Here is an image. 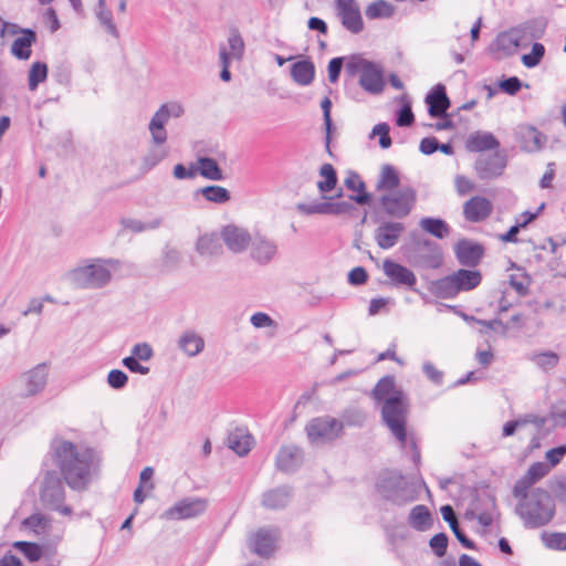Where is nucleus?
<instances>
[{"label":"nucleus","mask_w":566,"mask_h":566,"mask_svg":"<svg viewBox=\"0 0 566 566\" xmlns=\"http://www.w3.org/2000/svg\"><path fill=\"white\" fill-rule=\"evenodd\" d=\"M376 403H381V420L390 433L403 448L408 443L407 418L408 399L405 392L397 388L394 376L381 377L370 392Z\"/></svg>","instance_id":"obj_1"},{"label":"nucleus","mask_w":566,"mask_h":566,"mask_svg":"<svg viewBox=\"0 0 566 566\" xmlns=\"http://www.w3.org/2000/svg\"><path fill=\"white\" fill-rule=\"evenodd\" d=\"M51 450L67 485L77 491L86 489L96 469L95 452L63 439H54Z\"/></svg>","instance_id":"obj_2"},{"label":"nucleus","mask_w":566,"mask_h":566,"mask_svg":"<svg viewBox=\"0 0 566 566\" xmlns=\"http://www.w3.org/2000/svg\"><path fill=\"white\" fill-rule=\"evenodd\" d=\"M377 491L380 496L396 506H405L418 500L421 488H424L428 494L430 490L423 480L410 481L397 470H387L379 474Z\"/></svg>","instance_id":"obj_3"},{"label":"nucleus","mask_w":566,"mask_h":566,"mask_svg":"<svg viewBox=\"0 0 566 566\" xmlns=\"http://www.w3.org/2000/svg\"><path fill=\"white\" fill-rule=\"evenodd\" d=\"M516 513L525 527L537 528L548 524L555 515V504L548 491L536 488L525 501H520Z\"/></svg>","instance_id":"obj_4"},{"label":"nucleus","mask_w":566,"mask_h":566,"mask_svg":"<svg viewBox=\"0 0 566 566\" xmlns=\"http://www.w3.org/2000/svg\"><path fill=\"white\" fill-rule=\"evenodd\" d=\"M119 264L117 259H95L91 263L72 269L66 277L76 287L102 289L112 280L111 269L116 270Z\"/></svg>","instance_id":"obj_5"},{"label":"nucleus","mask_w":566,"mask_h":566,"mask_svg":"<svg viewBox=\"0 0 566 566\" xmlns=\"http://www.w3.org/2000/svg\"><path fill=\"white\" fill-rule=\"evenodd\" d=\"M482 282V273L475 269H459L431 282L429 291L439 298H453L461 292L472 291Z\"/></svg>","instance_id":"obj_6"},{"label":"nucleus","mask_w":566,"mask_h":566,"mask_svg":"<svg viewBox=\"0 0 566 566\" xmlns=\"http://www.w3.org/2000/svg\"><path fill=\"white\" fill-rule=\"evenodd\" d=\"M40 500L46 509L57 511L65 516L72 514L71 506L64 504V484L55 471L45 473L40 491Z\"/></svg>","instance_id":"obj_7"},{"label":"nucleus","mask_w":566,"mask_h":566,"mask_svg":"<svg viewBox=\"0 0 566 566\" xmlns=\"http://www.w3.org/2000/svg\"><path fill=\"white\" fill-rule=\"evenodd\" d=\"M343 429V421L331 416H322L310 420L305 427V432L312 444H324L339 438Z\"/></svg>","instance_id":"obj_8"},{"label":"nucleus","mask_w":566,"mask_h":566,"mask_svg":"<svg viewBox=\"0 0 566 566\" xmlns=\"http://www.w3.org/2000/svg\"><path fill=\"white\" fill-rule=\"evenodd\" d=\"M417 201V192L411 187H406L394 195H382L379 205L382 211L390 218L403 219L408 217Z\"/></svg>","instance_id":"obj_9"},{"label":"nucleus","mask_w":566,"mask_h":566,"mask_svg":"<svg viewBox=\"0 0 566 566\" xmlns=\"http://www.w3.org/2000/svg\"><path fill=\"white\" fill-rule=\"evenodd\" d=\"M479 324V333L485 336L486 343L499 337H522L530 336L525 326L527 321H473Z\"/></svg>","instance_id":"obj_10"},{"label":"nucleus","mask_w":566,"mask_h":566,"mask_svg":"<svg viewBox=\"0 0 566 566\" xmlns=\"http://www.w3.org/2000/svg\"><path fill=\"white\" fill-rule=\"evenodd\" d=\"M409 262L416 269L436 270L443 263V252L439 243L424 239L417 242Z\"/></svg>","instance_id":"obj_11"},{"label":"nucleus","mask_w":566,"mask_h":566,"mask_svg":"<svg viewBox=\"0 0 566 566\" xmlns=\"http://www.w3.org/2000/svg\"><path fill=\"white\" fill-rule=\"evenodd\" d=\"M185 113L184 107L178 103L163 104L151 117L148 129L151 135V142L155 145H164L167 142V130L165 125L170 117L179 118Z\"/></svg>","instance_id":"obj_12"},{"label":"nucleus","mask_w":566,"mask_h":566,"mask_svg":"<svg viewBox=\"0 0 566 566\" xmlns=\"http://www.w3.org/2000/svg\"><path fill=\"white\" fill-rule=\"evenodd\" d=\"M507 166L504 150L492 154H480L474 161V171L480 180L489 181L501 177Z\"/></svg>","instance_id":"obj_13"},{"label":"nucleus","mask_w":566,"mask_h":566,"mask_svg":"<svg viewBox=\"0 0 566 566\" xmlns=\"http://www.w3.org/2000/svg\"><path fill=\"white\" fill-rule=\"evenodd\" d=\"M207 501L199 497H186L167 509L161 517L167 521L193 518L205 513Z\"/></svg>","instance_id":"obj_14"},{"label":"nucleus","mask_w":566,"mask_h":566,"mask_svg":"<svg viewBox=\"0 0 566 566\" xmlns=\"http://www.w3.org/2000/svg\"><path fill=\"white\" fill-rule=\"evenodd\" d=\"M458 263L464 268L475 269L485 255V247L471 239H460L453 247Z\"/></svg>","instance_id":"obj_15"},{"label":"nucleus","mask_w":566,"mask_h":566,"mask_svg":"<svg viewBox=\"0 0 566 566\" xmlns=\"http://www.w3.org/2000/svg\"><path fill=\"white\" fill-rule=\"evenodd\" d=\"M337 15L342 25L354 34L364 30V21L357 0H335Z\"/></svg>","instance_id":"obj_16"},{"label":"nucleus","mask_w":566,"mask_h":566,"mask_svg":"<svg viewBox=\"0 0 566 566\" xmlns=\"http://www.w3.org/2000/svg\"><path fill=\"white\" fill-rule=\"evenodd\" d=\"M356 207L354 203L348 201H324V202H298L296 205V210L301 214L304 216H313V214H332V216H340L345 213H350L354 211Z\"/></svg>","instance_id":"obj_17"},{"label":"nucleus","mask_w":566,"mask_h":566,"mask_svg":"<svg viewBox=\"0 0 566 566\" xmlns=\"http://www.w3.org/2000/svg\"><path fill=\"white\" fill-rule=\"evenodd\" d=\"M220 238L229 251L239 254L247 251L252 235L245 228L230 223L221 228Z\"/></svg>","instance_id":"obj_18"},{"label":"nucleus","mask_w":566,"mask_h":566,"mask_svg":"<svg viewBox=\"0 0 566 566\" xmlns=\"http://www.w3.org/2000/svg\"><path fill=\"white\" fill-rule=\"evenodd\" d=\"M250 258L259 265H268L277 254V244L260 233L254 234L250 242Z\"/></svg>","instance_id":"obj_19"},{"label":"nucleus","mask_w":566,"mask_h":566,"mask_svg":"<svg viewBox=\"0 0 566 566\" xmlns=\"http://www.w3.org/2000/svg\"><path fill=\"white\" fill-rule=\"evenodd\" d=\"M424 103L431 117H449L451 101L443 84L438 83L426 95Z\"/></svg>","instance_id":"obj_20"},{"label":"nucleus","mask_w":566,"mask_h":566,"mask_svg":"<svg viewBox=\"0 0 566 566\" xmlns=\"http://www.w3.org/2000/svg\"><path fill=\"white\" fill-rule=\"evenodd\" d=\"M514 136L520 147L528 153L541 150L547 140V137L543 133L527 124L518 125L514 132Z\"/></svg>","instance_id":"obj_21"},{"label":"nucleus","mask_w":566,"mask_h":566,"mask_svg":"<svg viewBox=\"0 0 566 566\" xmlns=\"http://www.w3.org/2000/svg\"><path fill=\"white\" fill-rule=\"evenodd\" d=\"M385 275L391 281L395 286H405L413 289L417 283L415 273L407 266L391 260L386 259L382 263Z\"/></svg>","instance_id":"obj_22"},{"label":"nucleus","mask_w":566,"mask_h":566,"mask_svg":"<svg viewBox=\"0 0 566 566\" xmlns=\"http://www.w3.org/2000/svg\"><path fill=\"white\" fill-rule=\"evenodd\" d=\"M405 229L406 228L401 222L384 221L375 230V241L380 249L389 250L398 243Z\"/></svg>","instance_id":"obj_23"},{"label":"nucleus","mask_w":566,"mask_h":566,"mask_svg":"<svg viewBox=\"0 0 566 566\" xmlns=\"http://www.w3.org/2000/svg\"><path fill=\"white\" fill-rule=\"evenodd\" d=\"M493 211L492 202L481 196H474L463 206V214L465 220L470 222H481L488 219Z\"/></svg>","instance_id":"obj_24"},{"label":"nucleus","mask_w":566,"mask_h":566,"mask_svg":"<svg viewBox=\"0 0 566 566\" xmlns=\"http://www.w3.org/2000/svg\"><path fill=\"white\" fill-rule=\"evenodd\" d=\"M276 537L275 528H260L250 539L252 552L269 557L275 549Z\"/></svg>","instance_id":"obj_25"},{"label":"nucleus","mask_w":566,"mask_h":566,"mask_svg":"<svg viewBox=\"0 0 566 566\" xmlns=\"http://www.w3.org/2000/svg\"><path fill=\"white\" fill-rule=\"evenodd\" d=\"M499 139L490 132L476 130L465 140V149L470 153L483 154L486 150H499Z\"/></svg>","instance_id":"obj_26"},{"label":"nucleus","mask_w":566,"mask_h":566,"mask_svg":"<svg viewBox=\"0 0 566 566\" xmlns=\"http://www.w3.org/2000/svg\"><path fill=\"white\" fill-rule=\"evenodd\" d=\"M359 85L370 94H379L384 91L385 80L381 67L374 62L367 63V69L359 77Z\"/></svg>","instance_id":"obj_27"},{"label":"nucleus","mask_w":566,"mask_h":566,"mask_svg":"<svg viewBox=\"0 0 566 566\" xmlns=\"http://www.w3.org/2000/svg\"><path fill=\"white\" fill-rule=\"evenodd\" d=\"M344 186L355 195H349L348 199L359 206H368L371 203L373 195L366 190V184L361 180L360 176L353 170L348 171L344 180Z\"/></svg>","instance_id":"obj_28"},{"label":"nucleus","mask_w":566,"mask_h":566,"mask_svg":"<svg viewBox=\"0 0 566 566\" xmlns=\"http://www.w3.org/2000/svg\"><path fill=\"white\" fill-rule=\"evenodd\" d=\"M303 462V450L296 446H285L279 450L276 467L283 472H294Z\"/></svg>","instance_id":"obj_29"},{"label":"nucleus","mask_w":566,"mask_h":566,"mask_svg":"<svg viewBox=\"0 0 566 566\" xmlns=\"http://www.w3.org/2000/svg\"><path fill=\"white\" fill-rule=\"evenodd\" d=\"M495 509L496 504L494 496L485 494L476 497V503L474 504V509L471 511V514L482 526L489 527L493 523Z\"/></svg>","instance_id":"obj_30"},{"label":"nucleus","mask_w":566,"mask_h":566,"mask_svg":"<svg viewBox=\"0 0 566 566\" xmlns=\"http://www.w3.org/2000/svg\"><path fill=\"white\" fill-rule=\"evenodd\" d=\"M292 497V489L283 485L271 489L262 494V506L266 510H282Z\"/></svg>","instance_id":"obj_31"},{"label":"nucleus","mask_w":566,"mask_h":566,"mask_svg":"<svg viewBox=\"0 0 566 566\" xmlns=\"http://www.w3.org/2000/svg\"><path fill=\"white\" fill-rule=\"evenodd\" d=\"M36 42V32L33 29L25 28L22 35L18 36L11 44V54L18 60H28L32 54L31 46Z\"/></svg>","instance_id":"obj_32"},{"label":"nucleus","mask_w":566,"mask_h":566,"mask_svg":"<svg viewBox=\"0 0 566 566\" xmlns=\"http://www.w3.org/2000/svg\"><path fill=\"white\" fill-rule=\"evenodd\" d=\"M293 81L302 86H307L315 78V64L310 57L296 61L291 65Z\"/></svg>","instance_id":"obj_33"},{"label":"nucleus","mask_w":566,"mask_h":566,"mask_svg":"<svg viewBox=\"0 0 566 566\" xmlns=\"http://www.w3.org/2000/svg\"><path fill=\"white\" fill-rule=\"evenodd\" d=\"M407 523L417 532H426L432 527L433 517L426 505L418 504L410 510Z\"/></svg>","instance_id":"obj_34"},{"label":"nucleus","mask_w":566,"mask_h":566,"mask_svg":"<svg viewBox=\"0 0 566 566\" xmlns=\"http://www.w3.org/2000/svg\"><path fill=\"white\" fill-rule=\"evenodd\" d=\"M25 396H34L42 391L46 385L48 371L46 365L40 364L24 375Z\"/></svg>","instance_id":"obj_35"},{"label":"nucleus","mask_w":566,"mask_h":566,"mask_svg":"<svg viewBox=\"0 0 566 566\" xmlns=\"http://www.w3.org/2000/svg\"><path fill=\"white\" fill-rule=\"evenodd\" d=\"M520 30L513 29L510 32H501L491 45V50L503 52L506 56L515 53L521 45L522 36L517 33Z\"/></svg>","instance_id":"obj_36"},{"label":"nucleus","mask_w":566,"mask_h":566,"mask_svg":"<svg viewBox=\"0 0 566 566\" xmlns=\"http://www.w3.org/2000/svg\"><path fill=\"white\" fill-rule=\"evenodd\" d=\"M178 347L188 357H196L203 350L205 340L201 335L195 331L188 329L180 335L178 339Z\"/></svg>","instance_id":"obj_37"},{"label":"nucleus","mask_w":566,"mask_h":566,"mask_svg":"<svg viewBox=\"0 0 566 566\" xmlns=\"http://www.w3.org/2000/svg\"><path fill=\"white\" fill-rule=\"evenodd\" d=\"M220 233H206L200 235L196 243V250L200 255H220L222 253Z\"/></svg>","instance_id":"obj_38"},{"label":"nucleus","mask_w":566,"mask_h":566,"mask_svg":"<svg viewBox=\"0 0 566 566\" xmlns=\"http://www.w3.org/2000/svg\"><path fill=\"white\" fill-rule=\"evenodd\" d=\"M197 172H199L203 178L219 181L224 179V175L222 169L220 168L218 161L208 156L199 157L198 160Z\"/></svg>","instance_id":"obj_39"},{"label":"nucleus","mask_w":566,"mask_h":566,"mask_svg":"<svg viewBox=\"0 0 566 566\" xmlns=\"http://www.w3.org/2000/svg\"><path fill=\"white\" fill-rule=\"evenodd\" d=\"M228 446L238 455L243 457L251 450L252 437L244 430L237 429L229 434Z\"/></svg>","instance_id":"obj_40"},{"label":"nucleus","mask_w":566,"mask_h":566,"mask_svg":"<svg viewBox=\"0 0 566 566\" xmlns=\"http://www.w3.org/2000/svg\"><path fill=\"white\" fill-rule=\"evenodd\" d=\"M201 195L207 201L223 205L231 199L230 191L218 185H209L195 191V196Z\"/></svg>","instance_id":"obj_41"},{"label":"nucleus","mask_w":566,"mask_h":566,"mask_svg":"<svg viewBox=\"0 0 566 566\" xmlns=\"http://www.w3.org/2000/svg\"><path fill=\"white\" fill-rule=\"evenodd\" d=\"M420 227L423 231L440 240L448 237L451 231L450 226L441 218H422L420 220Z\"/></svg>","instance_id":"obj_42"},{"label":"nucleus","mask_w":566,"mask_h":566,"mask_svg":"<svg viewBox=\"0 0 566 566\" xmlns=\"http://www.w3.org/2000/svg\"><path fill=\"white\" fill-rule=\"evenodd\" d=\"M323 178L317 181V189L322 195L333 191L338 182L337 171L332 164H323L318 171Z\"/></svg>","instance_id":"obj_43"},{"label":"nucleus","mask_w":566,"mask_h":566,"mask_svg":"<svg viewBox=\"0 0 566 566\" xmlns=\"http://www.w3.org/2000/svg\"><path fill=\"white\" fill-rule=\"evenodd\" d=\"M400 184V178L398 175V171L395 169L394 166L389 164H385L381 167L380 175L378 178V181L376 184V189L378 191L381 190H394L396 189Z\"/></svg>","instance_id":"obj_44"},{"label":"nucleus","mask_w":566,"mask_h":566,"mask_svg":"<svg viewBox=\"0 0 566 566\" xmlns=\"http://www.w3.org/2000/svg\"><path fill=\"white\" fill-rule=\"evenodd\" d=\"M181 261V253L176 248L166 244L161 252V258L158 261V269L160 273H169L176 270Z\"/></svg>","instance_id":"obj_45"},{"label":"nucleus","mask_w":566,"mask_h":566,"mask_svg":"<svg viewBox=\"0 0 566 566\" xmlns=\"http://www.w3.org/2000/svg\"><path fill=\"white\" fill-rule=\"evenodd\" d=\"M332 101L328 96H325L321 102V108L323 112V120L325 128V150L326 153L333 157V153L331 149L332 135L335 130V126L332 119L331 111H332Z\"/></svg>","instance_id":"obj_46"},{"label":"nucleus","mask_w":566,"mask_h":566,"mask_svg":"<svg viewBox=\"0 0 566 566\" xmlns=\"http://www.w3.org/2000/svg\"><path fill=\"white\" fill-rule=\"evenodd\" d=\"M395 13V7L386 0H376L371 2L365 11V14L370 20L388 19Z\"/></svg>","instance_id":"obj_47"},{"label":"nucleus","mask_w":566,"mask_h":566,"mask_svg":"<svg viewBox=\"0 0 566 566\" xmlns=\"http://www.w3.org/2000/svg\"><path fill=\"white\" fill-rule=\"evenodd\" d=\"M119 223L123 226L124 229H128L134 233H140L147 230L158 229L163 224V218L156 217L147 222H143L140 220L132 218H122L119 220Z\"/></svg>","instance_id":"obj_48"},{"label":"nucleus","mask_w":566,"mask_h":566,"mask_svg":"<svg viewBox=\"0 0 566 566\" xmlns=\"http://www.w3.org/2000/svg\"><path fill=\"white\" fill-rule=\"evenodd\" d=\"M22 525L36 535H44L51 527V520L42 513H34L24 518Z\"/></svg>","instance_id":"obj_49"},{"label":"nucleus","mask_w":566,"mask_h":566,"mask_svg":"<svg viewBox=\"0 0 566 566\" xmlns=\"http://www.w3.org/2000/svg\"><path fill=\"white\" fill-rule=\"evenodd\" d=\"M98 11L97 19L106 31L115 38L119 36L118 30L113 22L112 11L106 8V0H97Z\"/></svg>","instance_id":"obj_50"},{"label":"nucleus","mask_w":566,"mask_h":566,"mask_svg":"<svg viewBox=\"0 0 566 566\" xmlns=\"http://www.w3.org/2000/svg\"><path fill=\"white\" fill-rule=\"evenodd\" d=\"M48 77V65L44 62H34L29 71L28 85L31 91L36 90L40 83Z\"/></svg>","instance_id":"obj_51"},{"label":"nucleus","mask_w":566,"mask_h":566,"mask_svg":"<svg viewBox=\"0 0 566 566\" xmlns=\"http://www.w3.org/2000/svg\"><path fill=\"white\" fill-rule=\"evenodd\" d=\"M158 147L150 148L148 153L143 158L142 168L145 171L151 170L155 166H157L161 160H164L168 156V149L161 147L163 145H157Z\"/></svg>","instance_id":"obj_52"},{"label":"nucleus","mask_w":566,"mask_h":566,"mask_svg":"<svg viewBox=\"0 0 566 566\" xmlns=\"http://www.w3.org/2000/svg\"><path fill=\"white\" fill-rule=\"evenodd\" d=\"M545 46L539 42L532 44L531 52L522 55V63L527 69L536 67L545 55Z\"/></svg>","instance_id":"obj_53"},{"label":"nucleus","mask_w":566,"mask_h":566,"mask_svg":"<svg viewBox=\"0 0 566 566\" xmlns=\"http://www.w3.org/2000/svg\"><path fill=\"white\" fill-rule=\"evenodd\" d=\"M228 44L232 57L238 60L242 59L244 54L245 44L238 28L230 29Z\"/></svg>","instance_id":"obj_54"},{"label":"nucleus","mask_w":566,"mask_h":566,"mask_svg":"<svg viewBox=\"0 0 566 566\" xmlns=\"http://www.w3.org/2000/svg\"><path fill=\"white\" fill-rule=\"evenodd\" d=\"M531 360L541 369L547 371L556 367L559 357L556 353L547 350L532 355Z\"/></svg>","instance_id":"obj_55"},{"label":"nucleus","mask_w":566,"mask_h":566,"mask_svg":"<svg viewBox=\"0 0 566 566\" xmlns=\"http://www.w3.org/2000/svg\"><path fill=\"white\" fill-rule=\"evenodd\" d=\"M13 547L19 549L30 562H38L43 555L42 547L36 543L19 541L13 544Z\"/></svg>","instance_id":"obj_56"},{"label":"nucleus","mask_w":566,"mask_h":566,"mask_svg":"<svg viewBox=\"0 0 566 566\" xmlns=\"http://www.w3.org/2000/svg\"><path fill=\"white\" fill-rule=\"evenodd\" d=\"M367 63H371V61H368L357 54L350 55L345 65V75L349 78H354L357 74L361 75L367 69Z\"/></svg>","instance_id":"obj_57"},{"label":"nucleus","mask_w":566,"mask_h":566,"mask_svg":"<svg viewBox=\"0 0 566 566\" xmlns=\"http://www.w3.org/2000/svg\"><path fill=\"white\" fill-rule=\"evenodd\" d=\"M402 99L405 103L397 112L396 124L399 127H410L415 123V115L411 108V103L407 99V96H403Z\"/></svg>","instance_id":"obj_58"},{"label":"nucleus","mask_w":566,"mask_h":566,"mask_svg":"<svg viewBox=\"0 0 566 566\" xmlns=\"http://www.w3.org/2000/svg\"><path fill=\"white\" fill-rule=\"evenodd\" d=\"M546 29V23L542 20H530L523 24L520 30L531 39L538 40L543 36Z\"/></svg>","instance_id":"obj_59"},{"label":"nucleus","mask_w":566,"mask_h":566,"mask_svg":"<svg viewBox=\"0 0 566 566\" xmlns=\"http://www.w3.org/2000/svg\"><path fill=\"white\" fill-rule=\"evenodd\" d=\"M542 539L551 549L566 551V533H543Z\"/></svg>","instance_id":"obj_60"},{"label":"nucleus","mask_w":566,"mask_h":566,"mask_svg":"<svg viewBox=\"0 0 566 566\" xmlns=\"http://www.w3.org/2000/svg\"><path fill=\"white\" fill-rule=\"evenodd\" d=\"M389 132H390V126L387 123H379L374 126L371 134H370V138H373L374 136H379V140H378L379 146L382 149H387L392 144Z\"/></svg>","instance_id":"obj_61"},{"label":"nucleus","mask_w":566,"mask_h":566,"mask_svg":"<svg viewBox=\"0 0 566 566\" xmlns=\"http://www.w3.org/2000/svg\"><path fill=\"white\" fill-rule=\"evenodd\" d=\"M549 467L544 462H534L525 473V478L533 484L549 473Z\"/></svg>","instance_id":"obj_62"},{"label":"nucleus","mask_w":566,"mask_h":566,"mask_svg":"<svg viewBox=\"0 0 566 566\" xmlns=\"http://www.w3.org/2000/svg\"><path fill=\"white\" fill-rule=\"evenodd\" d=\"M497 85L503 93L513 96L521 91L523 83L517 76H510L500 80Z\"/></svg>","instance_id":"obj_63"},{"label":"nucleus","mask_w":566,"mask_h":566,"mask_svg":"<svg viewBox=\"0 0 566 566\" xmlns=\"http://www.w3.org/2000/svg\"><path fill=\"white\" fill-rule=\"evenodd\" d=\"M551 491L556 501L566 504V475L555 479L551 483Z\"/></svg>","instance_id":"obj_64"}]
</instances>
